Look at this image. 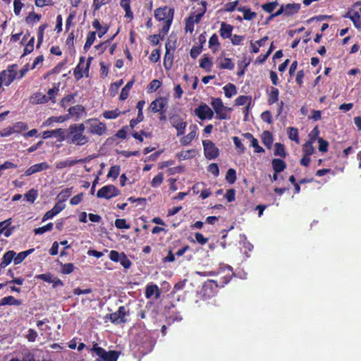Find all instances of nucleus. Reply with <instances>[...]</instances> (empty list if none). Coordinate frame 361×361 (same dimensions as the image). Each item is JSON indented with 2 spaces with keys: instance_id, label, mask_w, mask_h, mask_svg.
Wrapping results in <instances>:
<instances>
[{
  "instance_id": "obj_1",
  "label": "nucleus",
  "mask_w": 361,
  "mask_h": 361,
  "mask_svg": "<svg viewBox=\"0 0 361 361\" xmlns=\"http://www.w3.org/2000/svg\"><path fill=\"white\" fill-rule=\"evenodd\" d=\"M84 123L71 124L66 133V142L69 145L83 146L89 142V137L85 135Z\"/></svg>"
},
{
  "instance_id": "obj_2",
  "label": "nucleus",
  "mask_w": 361,
  "mask_h": 361,
  "mask_svg": "<svg viewBox=\"0 0 361 361\" xmlns=\"http://www.w3.org/2000/svg\"><path fill=\"white\" fill-rule=\"evenodd\" d=\"M154 18L157 20L164 22V25L161 30L162 38L166 35L171 25L174 16V9L167 6L157 8L154 10Z\"/></svg>"
},
{
  "instance_id": "obj_3",
  "label": "nucleus",
  "mask_w": 361,
  "mask_h": 361,
  "mask_svg": "<svg viewBox=\"0 0 361 361\" xmlns=\"http://www.w3.org/2000/svg\"><path fill=\"white\" fill-rule=\"evenodd\" d=\"M91 350L94 352L99 357L94 361H117L120 355V353L118 351H106L103 348L99 346L97 343L93 344Z\"/></svg>"
},
{
  "instance_id": "obj_4",
  "label": "nucleus",
  "mask_w": 361,
  "mask_h": 361,
  "mask_svg": "<svg viewBox=\"0 0 361 361\" xmlns=\"http://www.w3.org/2000/svg\"><path fill=\"white\" fill-rule=\"evenodd\" d=\"M211 105L216 116V118L219 120H226L230 118V115L228 114L232 111V109L224 105L222 99L219 97L212 98Z\"/></svg>"
},
{
  "instance_id": "obj_5",
  "label": "nucleus",
  "mask_w": 361,
  "mask_h": 361,
  "mask_svg": "<svg viewBox=\"0 0 361 361\" xmlns=\"http://www.w3.org/2000/svg\"><path fill=\"white\" fill-rule=\"evenodd\" d=\"M204 154L209 160L215 159L219 155V149L215 144L209 140H202Z\"/></svg>"
},
{
  "instance_id": "obj_6",
  "label": "nucleus",
  "mask_w": 361,
  "mask_h": 361,
  "mask_svg": "<svg viewBox=\"0 0 361 361\" xmlns=\"http://www.w3.org/2000/svg\"><path fill=\"white\" fill-rule=\"evenodd\" d=\"M120 195V190L114 185H106L100 188L97 193L98 198L109 200Z\"/></svg>"
},
{
  "instance_id": "obj_7",
  "label": "nucleus",
  "mask_w": 361,
  "mask_h": 361,
  "mask_svg": "<svg viewBox=\"0 0 361 361\" xmlns=\"http://www.w3.org/2000/svg\"><path fill=\"white\" fill-rule=\"evenodd\" d=\"M90 124L89 133L97 135H103L106 130V125L97 118H90L86 121Z\"/></svg>"
},
{
  "instance_id": "obj_8",
  "label": "nucleus",
  "mask_w": 361,
  "mask_h": 361,
  "mask_svg": "<svg viewBox=\"0 0 361 361\" xmlns=\"http://www.w3.org/2000/svg\"><path fill=\"white\" fill-rule=\"evenodd\" d=\"M195 116L200 120L212 119L214 117V111L206 104H201L194 110Z\"/></svg>"
},
{
  "instance_id": "obj_9",
  "label": "nucleus",
  "mask_w": 361,
  "mask_h": 361,
  "mask_svg": "<svg viewBox=\"0 0 361 361\" xmlns=\"http://www.w3.org/2000/svg\"><path fill=\"white\" fill-rule=\"evenodd\" d=\"M171 126L177 130V136L185 133L187 123L178 114H173L169 118Z\"/></svg>"
},
{
  "instance_id": "obj_10",
  "label": "nucleus",
  "mask_w": 361,
  "mask_h": 361,
  "mask_svg": "<svg viewBox=\"0 0 361 361\" xmlns=\"http://www.w3.org/2000/svg\"><path fill=\"white\" fill-rule=\"evenodd\" d=\"M166 52L164 57L163 65L166 70L171 69L173 63V51L175 46L171 44L170 42H167L165 44Z\"/></svg>"
},
{
  "instance_id": "obj_11",
  "label": "nucleus",
  "mask_w": 361,
  "mask_h": 361,
  "mask_svg": "<svg viewBox=\"0 0 361 361\" xmlns=\"http://www.w3.org/2000/svg\"><path fill=\"white\" fill-rule=\"evenodd\" d=\"M231 279L230 275H226L221 277L219 281L208 280L204 283L203 286L204 291H207L208 289H213L214 287H224V285L227 284Z\"/></svg>"
},
{
  "instance_id": "obj_12",
  "label": "nucleus",
  "mask_w": 361,
  "mask_h": 361,
  "mask_svg": "<svg viewBox=\"0 0 361 361\" xmlns=\"http://www.w3.org/2000/svg\"><path fill=\"white\" fill-rule=\"evenodd\" d=\"M90 160V159L89 157H85V158H82V159H67L63 161H59L56 162L55 166L57 169L61 170V169H63L65 168L73 167L79 163H85Z\"/></svg>"
},
{
  "instance_id": "obj_13",
  "label": "nucleus",
  "mask_w": 361,
  "mask_h": 361,
  "mask_svg": "<svg viewBox=\"0 0 361 361\" xmlns=\"http://www.w3.org/2000/svg\"><path fill=\"white\" fill-rule=\"evenodd\" d=\"M126 311L124 306H120L118 310L109 314L111 322L115 324L126 322Z\"/></svg>"
},
{
  "instance_id": "obj_14",
  "label": "nucleus",
  "mask_w": 361,
  "mask_h": 361,
  "mask_svg": "<svg viewBox=\"0 0 361 361\" xmlns=\"http://www.w3.org/2000/svg\"><path fill=\"white\" fill-rule=\"evenodd\" d=\"M353 6L343 16L345 18H349L353 23L357 29L361 28L360 15L359 11L355 10Z\"/></svg>"
},
{
  "instance_id": "obj_15",
  "label": "nucleus",
  "mask_w": 361,
  "mask_h": 361,
  "mask_svg": "<svg viewBox=\"0 0 361 361\" xmlns=\"http://www.w3.org/2000/svg\"><path fill=\"white\" fill-rule=\"evenodd\" d=\"M65 208V204L62 201L57 202L53 208L45 213L42 218V221L52 219L54 216L59 214Z\"/></svg>"
},
{
  "instance_id": "obj_16",
  "label": "nucleus",
  "mask_w": 361,
  "mask_h": 361,
  "mask_svg": "<svg viewBox=\"0 0 361 361\" xmlns=\"http://www.w3.org/2000/svg\"><path fill=\"white\" fill-rule=\"evenodd\" d=\"M167 104V101L164 97H159L152 101L149 105V109L154 113H157L163 110Z\"/></svg>"
},
{
  "instance_id": "obj_17",
  "label": "nucleus",
  "mask_w": 361,
  "mask_h": 361,
  "mask_svg": "<svg viewBox=\"0 0 361 361\" xmlns=\"http://www.w3.org/2000/svg\"><path fill=\"white\" fill-rule=\"evenodd\" d=\"M145 295L147 299H150L154 295L155 298L158 299L161 295V291L157 285L150 283L147 285Z\"/></svg>"
},
{
  "instance_id": "obj_18",
  "label": "nucleus",
  "mask_w": 361,
  "mask_h": 361,
  "mask_svg": "<svg viewBox=\"0 0 361 361\" xmlns=\"http://www.w3.org/2000/svg\"><path fill=\"white\" fill-rule=\"evenodd\" d=\"M190 133L188 135L183 136L180 140V144L183 146L188 145L194 140V138L195 137V136L197 135V126H195V125L190 126Z\"/></svg>"
},
{
  "instance_id": "obj_19",
  "label": "nucleus",
  "mask_w": 361,
  "mask_h": 361,
  "mask_svg": "<svg viewBox=\"0 0 361 361\" xmlns=\"http://www.w3.org/2000/svg\"><path fill=\"white\" fill-rule=\"evenodd\" d=\"M85 57L80 56L78 65L73 70V75L76 80H80L83 78L82 70L85 68Z\"/></svg>"
},
{
  "instance_id": "obj_20",
  "label": "nucleus",
  "mask_w": 361,
  "mask_h": 361,
  "mask_svg": "<svg viewBox=\"0 0 361 361\" xmlns=\"http://www.w3.org/2000/svg\"><path fill=\"white\" fill-rule=\"evenodd\" d=\"M200 4L202 6H201V8H200L197 10L198 13H197V14L192 13L188 16V17L192 18V21L194 23H199L200 22L202 18L203 17V16L204 15V13L207 11V1H202Z\"/></svg>"
},
{
  "instance_id": "obj_21",
  "label": "nucleus",
  "mask_w": 361,
  "mask_h": 361,
  "mask_svg": "<svg viewBox=\"0 0 361 361\" xmlns=\"http://www.w3.org/2000/svg\"><path fill=\"white\" fill-rule=\"evenodd\" d=\"M233 30V27L231 25L222 22L219 30L221 37L223 39H228L231 37Z\"/></svg>"
},
{
  "instance_id": "obj_22",
  "label": "nucleus",
  "mask_w": 361,
  "mask_h": 361,
  "mask_svg": "<svg viewBox=\"0 0 361 361\" xmlns=\"http://www.w3.org/2000/svg\"><path fill=\"white\" fill-rule=\"evenodd\" d=\"M279 98V90L274 87H271L267 91V102L269 105H272L278 102Z\"/></svg>"
},
{
  "instance_id": "obj_23",
  "label": "nucleus",
  "mask_w": 361,
  "mask_h": 361,
  "mask_svg": "<svg viewBox=\"0 0 361 361\" xmlns=\"http://www.w3.org/2000/svg\"><path fill=\"white\" fill-rule=\"evenodd\" d=\"M284 15L287 16L297 13L300 9V4L297 3L287 4L283 5Z\"/></svg>"
},
{
  "instance_id": "obj_24",
  "label": "nucleus",
  "mask_w": 361,
  "mask_h": 361,
  "mask_svg": "<svg viewBox=\"0 0 361 361\" xmlns=\"http://www.w3.org/2000/svg\"><path fill=\"white\" fill-rule=\"evenodd\" d=\"M16 253L13 250H9L7 251L1 259V262L0 263V268L4 269L6 267H7L12 260L14 261V257L16 256Z\"/></svg>"
},
{
  "instance_id": "obj_25",
  "label": "nucleus",
  "mask_w": 361,
  "mask_h": 361,
  "mask_svg": "<svg viewBox=\"0 0 361 361\" xmlns=\"http://www.w3.org/2000/svg\"><path fill=\"white\" fill-rule=\"evenodd\" d=\"M271 165L273 170L276 173H281L286 168V162L281 159H273L271 161Z\"/></svg>"
},
{
  "instance_id": "obj_26",
  "label": "nucleus",
  "mask_w": 361,
  "mask_h": 361,
  "mask_svg": "<svg viewBox=\"0 0 361 361\" xmlns=\"http://www.w3.org/2000/svg\"><path fill=\"white\" fill-rule=\"evenodd\" d=\"M48 102V97L42 92H37L30 97V102L33 104H42Z\"/></svg>"
},
{
  "instance_id": "obj_27",
  "label": "nucleus",
  "mask_w": 361,
  "mask_h": 361,
  "mask_svg": "<svg viewBox=\"0 0 361 361\" xmlns=\"http://www.w3.org/2000/svg\"><path fill=\"white\" fill-rule=\"evenodd\" d=\"M22 303L21 300H17L12 295L4 297L0 300V306L20 305Z\"/></svg>"
},
{
  "instance_id": "obj_28",
  "label": "nucleus",
  "mask_w": 361,
  "mask_h": 361,
  "mask_svg": "<svg viewBox=\"0 0 361 361\" xmlns=\"http://www.w3.org/2000/svg\"><path fill=\"white\" fill-rule=\"evenodd\" d=\"M134 79H132L131 80L128 81L127 84L122 88L119 99L120 100H125L129 96V92L130 89L132 88L133 84H134Z\"/></svg>"
},
{
  "instance_id": "obj_29",
  "label": "nucleus",
  "mask_w": 361,
  "mask_h": 361,
  "mask_svg": "<svg viewBox=\"0 0 361 361\" xmlns=\"http://www.w3.org/2000/svg\"><path fill=\"white\" fill-rule=\"evenodd\" d=\"M213 63L210 58L204 54L200 61V67L204 69L207 72L211 71Z\"/></svg>"
},
{
  "instance_id": "obj_30",
  "label": "nucleus",
  "mask_w": 361,
  "mask_h": 361,
  "mask_svg": "<svg viewBox=\"0 0 361 361\" xmlns=\"http://www.w3.org/2000/svg\"><path fill=\"white\" fill-rule=\"evenodd\" d=\"M34 248H30L27 250L20 252L14 257V264H20L29 255L34 252Z\"/></svg>"
},
{
  "instance_id": "obj_31",
  "label": "nucleus",
  "mask_w": 361,
  "mask_h": 361,
  "mask_svg": "<svg viewBox=\"0 0 361 361\" xmlns=\"http://www.w3.org/2000/svg\"><path fill=\"white\" fill-rule=\"evenodd\" d=\"M237 10L243 13V18L246 20H251L257 16L255 12L252 11L250 8H247L245 6L238 7Z\"/></svg>"
},
{
  "instance_id": "obj_32",
  "label": "nucleus",
  "mask_w": 361,
  "mask_h": 361,
  "mask_svg": "<svg viewBox=\"0 0 361 361\" xmlns=\"http://www.w3.org/2000/svg\"><path fill=\"white\" fill-rule=\"evenodd\" d=\"M17 68V64H11L7 67V69L6 70L8 73V79L7 83H11L16 79L18 75Z\"/></svg>"
},
{
  "instance_id": "obj_33",
  "label": "nucleus",
  "mask_w": 361,
  "mask_h": 361,
  "mask_svg": "<svg viewBox=\"0 0 361 361\" xmlns=\"http://www.w3.org/2000/svg\"><path fill=\"white\" fill-rule=\"evenodd\" d=\"M92 26L98 31V37H102L109 30V27H103L98 19H94L92 22Z\"/></svg>"
},
{
  "instance_id": "obj_34",
  "label": "nucleus",
  "mask_w": 361,
  "mask_h": 361,
  "mask_svg": "<svg viewBox=\"0 0 361 361\" xmlns=\"http://www.w3.org/2000/svg\"><path fill=\"white\" fill-rule=\"evenodd\" d=\"M273 135L268 130H265L262 134V143L267 147L270 148L273 143Z\"/></svg>"
},
{
  "instance_id": "obj_35",
  "label": "nucleus",
  "mask_w": 361,
  "mask_h": 361,
  "mask_svg": "<svg viewBox=\"0 0 361 361\" xmlns=\"http://www.w3.org/2000/svg\"><path fill=\"white\" fill-rule=\"evenodd\" d=\"M287 133L288 137L290 140L295 141L298 145L300 144L299 133L297 128H288Z\"/></svg>"
},
{
  "instance_id": "obj_36",
  "label": "nucleus",
  "mask_w": 361,
  "mask_h": 361,
  "mask_svg": "<svg viewBox=\"0 0 361 361\" xmlns=\"http://www.w3.org/2000/svg\"><path fill=\"white\" fill-rule=\"evenodd\" d=\"M319 129L317 126H316L308 134V140L306 141L307 142L314 144L316 140L318 141L319 135Z\"/></svg>"
},
{
  "instance_id": "obj_37",
  "label": "nucleus",
  "mask_w": 361,
  "mask_h": 361,
  "mask_svg": "<svg viewBox=\"0 0 361 361\" xmlns=\"http://www.w3.org/2000/svg\"><path fill=\"white\" fill-rule=\"evenodd\" d=\"M223 89L224 90L225 96L227 98H231L237 94L236 87L232 83H228L225 85Z\"/></svg>"
},
{
  "instance_id": "obj_38",
  "label": "nucleus",
  "mask_w": 361,
  "mask_h": 361,
  "mask_svg": "<svg viewBox=\"0 0 361 361\" xmlns=\"http://www.w3.org/2000/svg\"><path fill=\"white\" fill-rule=\"evenodd\" d=\"M83 111H85V108L83 106L80 104L71 106L68 109L69 114L73 116H75L77 118L80 116V114Z\"/></svg>"
},
{
  "instance_id": "obj_39",
  "label": "nucleus",
  "mask_w": 361,
  "mask_h": 361,
  "mask_svg": "<svg viewBox=\"0 0 361 361\" xmlns=\"http://www.w3.org/2000/svg\"><path fill=\"white\" fill-rule=\"evenodd\" d=\"M96 39V32L90 31L87 33L85 44L84 45V49H89L93 44Z\"/></svg>"
},
{
  "instance_id": "obj_40",
  "label": "nucleus",
  "mask_w": 361,
  "mask_h": 361,
  "mask_svg": "<svg viewBox=\"0 0 361 361\" xmlns=\"http://www.w3.org/2000/svg\"><path fill=\"white\" fill-rule=\"evenodd\" d=\"M302 154L311 156L315 152V148L313 144L305 142L302 146Z\"/></svg>"
},
{
  "instance_id": "obj_41",
  "label": "nucleus",
  "mask_w": 361,
  "mask_h": 361,
  "mask_svg": "<svg viewBox=\"0 0 361 361\" xmlns=\"http://www.w3.org/2000/svg\"><path fill=\"white\" fill-rule=\"evenodd\" d=\"M42 18L40 14L35 13L34 11H31L28 16L25 18V20L27 24H34L38 22Z\"/></svg>"
},
{
  "instance_id": "obj_42",
  "label": "nucleus",
  "mask_w": 361,
  "mask_h": 361,
  "mask_svg": "<svg viewBox=\"0 0 361 361\" xmlns=\"http://www.w3.org/2000/svg\"><path fill=\"white\" fill-rule=\"evenodd\" d=\"M275 156H279L283 158H286V152L285 151L284 145L281 142H276L275 144V149L274 152Z\"/></svg>"
},
{
  "instance_id": "obj_43",
  "label": "nucleus",
  "mask_w": 361,
  "mask_h": 361,
  "mask_svg": "<svg viewBox=\"0 0 361 361\" xmlns=\"http://www.w3.org/2000/svg\"><path fill=\"white\" fill-rule=\"evenodd\" d=\"M38 192L35 189H30L25 194V198L29 202L33 203L37 198Z\"/></svg>"
},
{
  "instance_id": "obj_44",
  "label": "nucleus",
  "mask_w": 361,
  "mask_h": 361,
  "mask_svg": "<svg viewBox=\"0 0 361 361\" xmlns=\"http://www.w3.org/2000/svg\"><path fill=\"white\" fill-rule=\"evenodd\" d=\"M248 101H249V103H248L247 108H248L251 104V98L246 95H240L235 99V104L236 106H243V105L246 104V103Z\"/></svg>"
},
{
  "instance_id": "obj_45",
  "label": "nucleus",
  "mask_w": 361,
  "mask_h": 361,
  "mask_svg": "<svg viewBox=\"0 0 361 361\" xmlns=\"http://www.w3.org/2000/svg\"><path fill=\"white\" fill-rule=\"evenodd\" d=\"M27 128H28V126H27V123L22 122V121L16 122L11 127L13 133H21L22 131L27 130Z\"/></svg>"
},
{
  "instance_id": "obj_46",
  "label": "nucleus",
  "mask_w": 361,
  "mask_h": 361,
  "mask_svg": "<svg viewBox=\"0 0 361 361\" xmlns=\"http://www.w3.org/2000/svg\"><path fill=\"white\" fill-rule=\"evenodd\" d=\"M53 226L52 223H48L42 227L35 228L34 233L35 235H42L45 232L51 231L53 229Z\"/></svg>"
},
{
  "instance_id": "obj_47",
  "label": "nucleus",
  "mask_w": 361,
  "mask_h": 361,
  "mask_svg": "<svg viewBox=\"0 0 361 361\" xmlns=\"http://www.w3.org/2000/svg\"><path fill=\"white\" fill-rule=\"evenodd\" d=\"M47 27V24L46 23H44V24H42L39 28H38V32H37V47H39L40 44L42 43L43 42V39H44V30Z\"/></svg>"
},
{
  "instance_id": "obj_48",
  "label": "nucleus",
  "mask_w": 361,
  "mask_h": 361,
  "mask_svg": "<svg viewBox=\"0 0 361 361\" xmlns=\"http://www.w3.org/2000/svg\"><path fill=\"white\" fill-rule=\"evenodd\" d=\"M59 83L54 85V87L53 88H51L48 90L47 94L49 96V97H48L49 100H51L53 103H55L56 102V101H55L56 96L59 93Z\"/></svg>"
},
{
  "instance_id": "obj_49",
  "label": "nucleus",
  "mask_w": 361,
  "mask_h": 361,
  "mask_svg": "<svg viewBox=\"0 0 361 361\" xmlns=\"http://www.w3.org/2000/svg\"><path fill=\"white\" fill-rule=\"evenodd\" d=\"M164 180V174L160 172L152 180L150 184L152 188H157L161 185Z\"/></svg>"
},
{
  "instance_id": "obj_50",
  "label": "nucleus",
  "mask_w": 361,
  "mask_h": 361,
  "mask_svg": "<svg viewBox=\"0 0 361 361\" xmlns=\"http://www.w3.org/2000/svg\"><path fill=\"white\" fill-rule=\"evenodd\" d=\"M226 180L230 184H233L236 180V171L233 169H229L226 174Z\"/></svg>"
},
{
  "instance_id": "obj_51",
  "label": "nucleus",
  "mask_w": 361,
  "mask_h": 361,
  "mask_svg": "<svg viewBox=\"0 0 361 361\" xmlns=\"http://www.w3.org/2000/svg\"><path fill=\"white\" fill-rule=\"evenodd\" d=\"M121 114V112L118 109L112 111H106L103 113V116L106 119H114L118 117Z\"/></svg>"
},
{
  "instance_id": "obj_52",
  "label": "nucleus",
  "mask_w": 361,
  "mask_h": 361,
  "mask_svg": "<svg viewBox=\"0 0 361 361\" xmlns=\"http://www.w3.org/2000/svg\"><path fill=\"white\" fill-rule=\"evenodd\" d=\"M234 63L232 62L231 59L229 58H225L224 61L220 63V68L221 69H227V70H233L234 68Z\"/></svg>"
},
{
  "instance_id": "obj_53",
  "label": "nucleus",
  "mask_w": 361,
  "mask_h": 361,
  "mask_svg": "<svg viewBox=\"0 0 361 361\" xmlns=\"http://www.w3.org/2000/svg\"><path fill=\"white\" fill-rule=\"evenodd\" d=\"M278 5H279L278 2L276 1H271V2L264 4L262 6V8L264 11L271 13V12L274 11V10L276 8V6Z\"/></svg>"
},
{
  "instance_id": "obj_54",
  "label": "nucleus",
  "mask_w": 361,
  "mask_h": 361,
  "mask_svg": "<svg viewBox=\"0 0 361 361\" xmlns=\"http://www.w3.org/2000/svg\"><path fill=\"white\" fill-rule=\"evenodd\" d=\"M115 226L118 229H128L130 228V224L126 222L125 219H116Z\"/></svg>"
},
{
  "instance_id": "obj_55",
  "label": "nucleus",
  "mask_w": 361,
  "mask_h": 361,
  "mask_svg": "<svg viewBox=\"0 0 361 361\" xmlns=\"http://www.w3.org/2000/svg\"><path fill=\"white\" fill-rule=\"evenodd\" d=\"M233 141L235 148L238 150L239 154L244 153L245 151V147H244L243 144L242 143L240 139L237 136H234V137H233Z\"/></svg>"
},
{
  "instance_id": "obj_56",
  "label": "nucleus",
  "mask_w": 361,
  "mask_h": 361,
  "mask_svg": "<svg viewBox=\"0 0 361 361\" xmlns=\"http://www.w3.org/2000/svg\"><path fill=\"white\" fill-rule=\"evenodd\" d=\"M132 136L135 139L139 140L140 142H143V136L147 137H150L152 136L150 133H147L144 130H140V132H133L132 133Z\"/></svg>"
},
{
  "instance_id": "obj_57",
  "label": "nucleus",
  "mask_w": 361,
  "mask_h": 361,
  "mask_svg": "<svg viewBox=\"0 0 361 361\" xmlns=\"http://www.w3.org/2000/svg\"><path fill=\"white\" fill-rule=\"evenodd\" d=\"M120 171H121L120 166H118V165L113 166L110 168V169L108 172V174H107V177L108 178L112 177L114 179H116L119 176Z\"/></svg>"
},
{
  "instance_id": "obj_58",
  "label": "nucleus",
  "mask_w": 361,
  "mask_h": 361,
  "mask_svg": "<svg viewBox=\"0 0 361 361\" xmlns=\"http://www.w3.org/2000/svg\"><path fill=\"white\" fill-rule=\"evenodd\" d=\"M31 166L32 167L35 173L47 170L49 168V166L47 162H41Z\"/></svg>"
},
{
  "instance_id": "obj_59",
  "label": "nucleus",
  "mask_w": 361,
  "mask_h": 361,
  "mask_svg": "<svg viewBox=\"0 0 361 361\" xmlns=\"http://www.w3.org/2000/svg\"><path fill=\"white\" fill-rule=\"evenodd\" d=\"M67 63V61L66 60H64L60 63H59L53 69H51L50 71V72H49L47 73V75H51V74H58L61 72V71L62 70V68L66 66Z\"/></svg>"
},
{
  "instance_id": "obj_60",
  "label": "nucleus",
  "mask_w": 361,
  "mask_h": 361,
  "mask_svg": "<svg viewBox=\"0 0 361 361\" xmlns=\"http://www.w3.org/2000/svg\"><path fill=\"white\" fill-rule=\"evenodd\" d=\"M118 262L125 269H129L132 265L131 261L128 258L127 255L125 253L123 255H121V257Z\"/></svg>"
},
{
  "instance_id": "obj_61",
  "label": "nucleus",
  "mask_w": 361,
  "mask_h": 361,
  "mask_svg": "<svg viewBox=\"0 0 361 361\" xmlns=\"http://www.w3.org/2000/svg\"><path fill=\"white\" fill-rule=\"evenodd\" d=\"M75 269V266L73 263H66L62 264L61 272L63 274H69L72 273Z\"/></svg>"
},
{
  "instance_id": "obj_62",
  "label": "nucleus",
  "mask_w": 361,
  "mask_h": 361,
  "mask_svg": "<svg viewBox=\"0 0 361 361\" xmlns=\"http://www.w3.org/2000/svg\"><path fill=\"white\" fill-rule=\"evenodd\" d=\"M64 130L63 128H57L54 130V137H56L60 141L66 140V134L64 133Z\"/></svg>"
},
{
  "instance_id": "obj_63",
  "label": "nucleus",
  "mask_w": 361,
  "mask_h": 361,
  "mask_svg": "<svg viewBox=\"0 0 361 361\" xmlns=\"http://www.w3.org/2000/svg\"><path fill=\"white\" fill-rule=\"evenodd\" d=\"M250 146L255 149V153H262L264 152V149L262 147L259 145L258 140L257 138H253L250 142Z\"/></svg>"
},
{
  "instance_id": "obj_64",
  "label": "nucleus",
  "mask_w": 361,
  "mask_h": 361,
  "mask_svg": "<svg viewBox=\"0 0 361 361\" xmlns=\"http://www.w3.org/2000/svg\"><path fill=\"white\" fill-rule=\"evenodd\" d=\"M161 85V82L159 80L154 79L149 84L148 91L151 92H155Z\"/></svg>"
}]
</instances>
